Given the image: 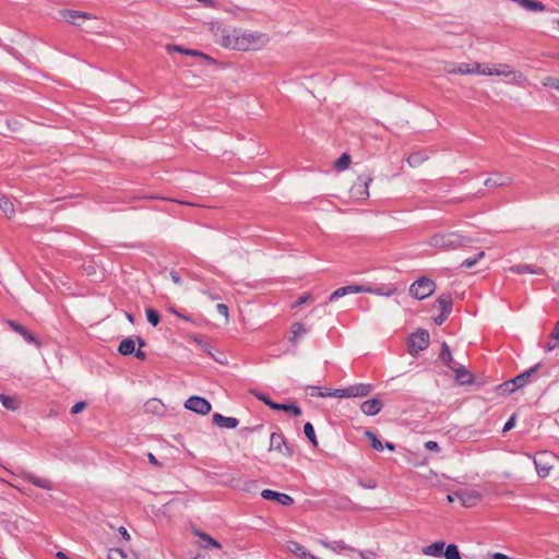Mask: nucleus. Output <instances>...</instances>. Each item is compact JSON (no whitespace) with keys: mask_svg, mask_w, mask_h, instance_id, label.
<instances>
[{"mask_svg":"<svg viewBox=\"0 0 559 559\" xmlns=\"http://www.w3.org/2000/svg\"><path fill=\"white\" fill-rule=\"evenodd\" d=\"M453 298L451 294H441L435 305L433 308L438 309L440 312L444 314H450L452 311Z\"/></svg>","mask_w":559,"mask_h":559,"instance_id":"nucleus-18","label":"nucleus"},{"mask_svg":"<svg viewBox=\"0 0 559 559\" xmlns=\"http://www.w3.org/2000/svg\"><path fill=\"white\" fill-rule=\"evenodd\" d=\"M128 555L120 548H112L108 551L107 559H127Z\"/></svg>","mask_w":559,"mask_h":559,"instance_id":"nucleus-43","label":"nucleus"},{"mask_svg":"<svg viewBox=\"0 0 559 559\" xmlns=\"http://www.w3.org/2000/svg\"><path fill=\"white\" fill-rule=\"evenodd\" d=\"M365 436L369 439L370 443H371V447L376 450V451H382L384 445L383 443L378 439V437L376 436V433H373L371 430H366L365 431Z\"/></svg>","mask_w":559,"mask_h":559,"instance_id":"nucleus-34","label":"nucleus"},{"mask_svg":"<svg viewBox=\"0 0 559 559\" xmlns=\"http://www.w3.org/2000/svg\"><path fill=\"white\" fill-rule=\"evenodd\" d=\"M320 544L324 547V548H328L330 550H332L333 552H336V554H341L343 551H346L347 552V557L350 555V552H355V549L352 548L350 546L346 545L344 542H325V540H320Z\"/></svg>","mask_w":559,"mask_h":559,"instance_id":"nucleus-23","label":"nucleus"},{"mask_svg":"<svg viewBox=\"0 0 559 559\" xmlns=\"http://www.w3.org/2000/svg\"><path fill=\"white\" fill-rule=\"evenodd\" d=\"M312 300V296L310 294H306L301 297H299L296 302L293 305V307H299L308 301Z\"/></svg>","mask_w":559,"mask_h":559,"instance_id":"nucleus-49","label":"nucleus"},{"mask_svg":"<svg viewBox=\"0 0 559 559\" xmlns=\"http://www.w3.org/2000/svg\"><path fill=\"white\" fill-rule=\"evenodd\" d=\"M8 324H9V326H10L12 330H14L15 332H17V333H20V334H22V332H23V331H24V329H25L24 326H22V325L17 324V323H16V322H14V321H11V320L8 322Z\"/></svg>","mask_w":559,"mask_h":559,"instance_id":"nucleus-52","label":"nucleus"},{"mask_svg":"<svg viewBox=\"0 0 559 559\" xmlns=\"http://www.w3.org/2000/svg\"><path fill=\"white\" fill-rule=\"evenodd\" d=\"M526 11L536 12L544 11L546 8L543 2L537 0H526L524 3V8Z\"/></svg>","mask_w":559,"mask_h":559,"instance_id":"nucleus-35","label":"nucleus"},{"mask_svg":"<svg viewBox=\"0 0 559 559\" xmlns=\"http://www.w3.org/2000/svg\"><path fill=\"white\" fill-rule=\"evenodd\" d=\"M540 369V365H535L519 376L506 380L502 384H524L528 381H544L542 377L537 376Z\"/></svg>","mask_w":559,"mask_h":559,"instance_id":"nucleus-13","label":"nucleus"},{"mask_svg":"<svg viewBox=\"0 0 559 559\" xmlns=\"http://www.w3.org/2000/svg\"><path fill=\"white\" fill-rule=\"evenodd\" d=\"M269 451H277L283 456L290 459L293 456V448L286 442L282 433L273 432L270 437Z\"/></svg>","mask_w":559,"mask_h":559,"instance_id":"nucleus-12","label":"nucleus"},{"mask_svg":"<svg viewBox=\"0 0 559 559\" xmlns=\"http://www.w3.org/2000/svg\"><path fill=\"white\" fill-rule=\"evenodd\" d=\"M261 497L265 500L277 501L282 506H292L294 503V499L290 496L271 489L262 490Z\"/></svg>","mask_w":559,"mask_h":559,"instance_id":"nucleus-16","label":"nucleus"},{"mask_svg":"<svg viewBox=\"0 0 559 559\" xmlns=\"http://www.w3.org/2000/svg\"><path fill=\"white\" fill-rule=\"evenodd\" d=\"M425 448L429 451H438L439 450V445L436 441H427L425 443Z\"/></svg>","mask_w":559,"mask_h":559,"instance_id":"nucleus-54","label":"nucleus"},{"mask_svg":"<svg viewBox=\"0 0 559 559\" xmlns=\"http://www.w3.org/2000/svg\"><path fill=\"white\" fill-rule=\"evenodd\" d=\"M170 277L175 284L179 285L181 283V277L176 271L170 272Z\"/></svg>","mask_w":559,"mask_h":559,"instance_id":"nucleus-57","label":"nucleus"},{"mask_svg":"<svg viewBox=\"0 0 559 559\" xmlns=\"http://www.w3.org/2000/svg\"><path fill=\"white\" fill-rule=\"evenodd\" d=\"M167 51L168 52H171V51H178V52H181L183 53L185 51V48L180 47V46H175V45H167Z\"/></svg>","mask_w":559,"mask_h":559,"instance_id":"nucleus-56","label":"nucleus"},{"mask_svg":"<svg viewBox=\"0 0 559 559\" xmlns=\"http://www.w3.org/2000/svg\"><path fill=\"white\" fill-rule=\"evenodd\" d=\"M212 421L214 425H217L223 428L234 429L238 426L239 420L235 417H225L222 414L215 413L212 417Z\"/></svg>","mask_w":559,"mask_h":559,"instance_id":"nucleus-20","label":"nucleus"},{"mask_svg":"<svg viewBox=\"0 0 559 559\" xmlns=\"http://www.w3.org/2000/svg\"><path fill=\"white\" fill-rule=\"evenodd\" d=\"M373 178L370 175L359 176L349 189V194L355 200H367L369 198V185Z\"/></svg>","mask_w":559,"mask_h":559,"instance_id":"nucleus-9","label":"nucleus"},{"mask_svg":"<svg viewBox=\"0 0 559 559\" xmlns=\"http://www.w3.org/2000/svg\"><path fill=\"white\" fill-rule=\"evenodd\" d=\"M450 314H444L443 312H440L435 319V323L437 325H441L449 317Z\"/></svg>","mask_w":559,"mask_h":559,"instance_id":"nucleus-53","label":"nucleus"},{"mask_svg":"<svg viewBox=\"0 0 559 559\" xmlns=\"http://www.w3.org/2000/svg\"><path fill=\"white\" fill-rule=\"evenodd\" d=\"M473 239L462 236L455 231L438 233L432 235L428 245L440 250H453L471 243Z\"/></svg>","mask_w":559,"mask_h":559,"instance_id":"nucleus-2","label":"nucleus"},{"mask_svg":"<svg viewBox=\"0 0 559 559\" xmlns=\"http://www.w3.org/2000/svg\"><path fill=\"white\" fill-rule=\"evenodd\" d=\"M469 63L461 62L459 64H448L445 66V72L448 74H460V75H469Z\"/></svg>","mask_w":559,"mask_h":559,"instance_id":"nucleus-29","label":"nucleus"},{"mask_svg":"<svg viewBox=\"0 0 559 559\" xmlns=\"http://www.w3.org/2000/svg\"><path fill=\"white\" fill-rule=\"evenodd\" d=\"M147 459H148L150 463H152L153 465H156V466L162 465L160 462H158L157 459L152 453L147 454Z\"/></svg>","mask_w":559,"mask_h":559,"instance_id":"nucleus-59","label":"nucleus"},{"mask_svg":"<svg viewBox=\"0 0 559 559\" xmlns=\"http://www.w3.org/2000/svg\"><path fill=\"white\" fill-rule=\"evenodd\" d=\"M352 162L350 155L348 153H343L340 158L334 162V168L338 171L345 170L349 167Z\"/></svg>","mask_w":559,"mask_h":559,"instance_id":"nucleus-32","label":"nucleus"},{"mask_svg":"<svg viewBox=\"0 0 559 559\" xmlns=\"http://www.w3.org/2000/svg\"><path fill=\"white\" fill-rule=\"evenodd\" d=\"M134 349L135 341L130 337L122 340L118 347V352L124 356L133 354Z\"/></svg>","mask_w":559,"mask_h":559,"instance_id":"nucleus-31","label":"nucleus"},{"mask_svg":"<svg viewBox=\"0 0 559 559\" xmlns=\"http://www.w3.org/2000/svg\"><path fill=\"white\" fill-rule=\"evenodd\" d=\"M383 407V403L379 399H370L361 403L360 409L367 416L377 415Z\"/></svg>","mask_w":559,"mask_h":559,"instance_id":"nucleus-17","label":"nucleus"},{"mask_svg":"<svg viewBox=\"0 0 559 559\" xmlns=\"http://www.w3.org/2000/svg\"><path fill=\"white\" fill-rule=\"evenodd\" d=\"M198 536L203 542H205V544L203 545L204 548H210V547L221 548V544L217 540H215L213 537H211L209 534H206V533H198Z\"/></svg>","mask_w":559,"mask_h":559,"instance_id":"nucleus-36","label":"nucleus"},{"mask_svg":"<svg viewBox=\"0 0 559 559\" xmlns=\"http://www.w3.org/2000/svg\"><path fill=\"white\" fill-rule=\"evenodd\" d=\"M62 16L67 22L71 23L73 25H78V26L82 25V23H79V20H91L92 19V15L86 12L71 11V10L63 11Z\"/></svg>","mask_w":559,"mask_h":559,"instance_id":"nucleus-21","label":"nucleus"},{"mask_svg":"<svg viewBox=\"0 0 559 559\" xmlns=\"http://www.w3.org/2000/svg\"><path fill=\"white\" fill-rule=\"evenodd\" d=\"M436 284L428 277H420L409 286V294L416 299H425L435 293Z\"/></svg>","mask_w":559,"mask_h":559,"instance_id":"nucleus-7","label":"nucleus"},{"mask_svg":"<svg viewBox=\"0 0 559 559\" xmlns=\"http://www.w3.org/2000/svg\"><path fill=\"white\" fill-rule=\"evenodd\" d=\"M515 417H516V415L513 414L510 417V419L504 424L503 429H502L503 432L511 430L515 426Z\"/></svg>","mask_w":559,"mask_h":559,"instance_id":"nucleus-51","label":"nucleus"},{"mask_svg":"<svg viewBox=\"0 0 559 559\" xmlns=\"http://www.w3.org/2000/svg\"><path fill=\"white\" fill-rule=\"evenodd\" d=\"M0 402L9 411H16L21 405V401L16 396L3 393L0 394Z\"/></svg>","mask_w":559,"mask_h":559,"instance_id":"nucleus-28","label":"nucleus"},{"mask_svg":"<svg viewBox=\"0 0 559 559\" xmlns=\"http://www.w3.org/2000/svg\"><path fill=\"white\" fill-rule=\"evenodd\" d=\"M169 310H170L173 313H175L176 316L180 317L181 319H183V320H186V321H190V318H189V317H186V316H182V314L178 313V312L176 311V309L170 308Z\"/></svg>","mask_w":559,"mask_h":559,"instance_id":"nucleus-61","label":"nucleus"},{"mask_svg":"<svg viewBox=\"0 0 559 559\" xmlns=\"http://www.w3.org/2000/svg\"><path fill=\"white\" fill-rule=\"evenodd\" d=\"M358 293H374L377 295L390 297L395 294V288L384 289L381 287V288H377V289L372 290V289L361 286V285H349V286L340 287L336 290H334L330 296V301H333L335 299H338V298L344 297L349 294H358Z\"/></svg>","mask_w":559,"mask_h":559,"instance_id":"nucleus-6","label":"nucleus"},{"mask_svg":"<svg viewBox=\"0 0 559 559\" xmlns=\"http://www.w3.org/2000/svg\"><path fill=\"white\" fill-rule=\"evenodd\" d=\"M492 75L511 78L510 83L521 87H524L528 82L524 73L513 69L507 63L490 66V76Z\"/></svg>","mask_w":559,"mask_h":559,"instance_id":"nucleus-5","label":"nucleus"},{"mask_svg":"<svg viewBox=\"0 0 559 559\" xmlns=\"http://www.w3.org/2000/svg\"><path fill=\"white\" fill-rule=\"evenodd\" d=\"M185 407L200 415H206L212 409L210 402L201 396L189 397L185 403Z\"/></svg>","mask_w":559,"mask_h":559,"instance_id":"nucleus-14","label":"nucleus"},{"mask_svg":"<svg viewBox=\"0 0 559 559\" xmlns=\"http://www.w3.org/2000/svg\"><path fill=\"white\" fill-rule=\"evenodd\" d=\"M290 330H292L293 336L289 338V341L292 343H296L298 336L304 334V333H306L305 326L301 323H299V322L293 323Z\"/></svg>","mask_w":559,"mask_h":559,"instance_id":"nucleus-37","label":"nucleus"},{"mask_svg":"<svg viewBox=\"0 0 559 559\" xmlns=\"http://www.w3.org/2000/svg\"><path fill=\"white\" fill-rule=\"evenodd\" d=\"M85 407H86V402H84V401L78 402L72 406L71 414L76 415V414L83 412L85 409Z\"/></svg>","mask_w":559,"mask_h":559,"instance_id":"nucleus-47","label":"nucleus"},{"mask_svg":"<svg viewBox=\"0 0 559 559\" xmlns=\"http://www.w3.org/2000/svg\"><path fill=\"white\" fill-rule=\"evenodd\" d=\"M119 532L126 539H130V535L128 534L127 530L124 527H120Z\"/></svg>","mask_w":559,"mask_h":559,"instance_id":"nucleus-63","label":"nucleus"},{"mask_svg":"<svg viewBox=\"0 0 559 559\" xmlns=\"http://www.w3.org/2000/svg\"><path fill=\"white\" fill-rule=\"evenodd\" d=\"M551 338L555 340L554 344H547V350H552L559 346V321L556 323L555 329L551 333Z\"/></svg>","mask_w":559,"mask_h":559,"instance_id":"nucleus-42","label":"nucleus"},{"mask_svg":"<svg viewBox=\"0 0 559 559\" xmlns=\"http://www.w3.org/2000/svg\"><path fill=\"white\" fill-rule=\"evenodd\" d=\"M348 558L349 559H372L370 556H367L362 551H359V550H356V549H355V552H350Z\"/></svg>","mask_w":559,"mask_h":559,"instance_id":"nucleus-50","label":"nucleus"},{"mask_svg":"<svg viewBox=\"0 0 559 559\" xmlns=\"http://www.w3.org/2000/svg\"><path fill=\"white\" fill-rule=\"evenodd\" d=\"M260 401H263L270 408L274 411H283L286 412L295 417L301 415V409L298 405L294 403L283 404V403H275L272 400H270L265 394L259 393L257 391H251Z\"/></svg>","mask_w":559,"mask_h":559,"instance_id":"nucleus-10","label":"nucleus"},{"mask_svg":"<svg viewBox=\"0 0 559 559\" xmlns=\"http://www.w3.org/2000/svg\"><path fill=\"white\" fill-rule=\"evenodd\" d=\"M183 53L190 55V56H200V57H203V58L207 59V56H205L202 52H198L197 50L185 49Z\"/></svg>","mask_w":559,"mask_h":559,"instance_id":"nucleus-58","label":"nucleus"},{"mask_svg":"<svg viewBox=\"0 0 559 559\" xmlns=\"http://www.w3.org/2000/svg\"><path fill=\"white\" fill-rule=\"evenodd\" d=\"M508 270L514 274H526V273L527 274H537V275L545 274L544 269L535 267L534 265H531V264H516V265L510 266Z\"/></svg>","mask_w":559,"mask_h":559,"instance_id":"nucleus-22","label":"nucleus"},{"mask_svg":"<svg viewBox=\"0 0 559 559\" xmlns=\"http://www.w3.org/2000/svg\"><path fill=\"white\" fill-rule=\"evenodd\" d=\"M0 210L10 219L15 216L14 204L7 195L0 197Z\"/></svg>","mask_w":559,"mask_h":559,"instance_id":"nucleus-27","label":"nucleus"},{"mask_svg":"<svg viewBox=\"0 0 559 559\" xmlns=\"http://www.w3.org/2000/svg\"><path fill=\"white\" fill-rule=\"evenodd\" d=\"M545 87H550L559 91V79L554 76H547L542 81Z\"/></svg>","mask_w":559,"mask_h":559,"instance_id":"nucleus-44","label":"nucleus"},{"mask_svg":"<svg viewBox=\"0 0 559 559\" xmlns=\"http://www.w3.org/2000/svg\"><path fill=\"white\" fill-rule=\"evenodd\" d=\"M215 37L223 47L240 51L261 50L270 41L266 33L237 27L217 28Z\"/></svg>","mask_w":559,"mask_h":559,"instance_id":"nucleus-1","label":"nucleus"},{"mask_svg":"<svg viewBox=\"0 0 559 559\" xmlns=\"http://www.w3.org/2000/svg\"><path fill=\"white\" fill-rule=\"evenodd\" d=\"M287 549L298 556L300 559H319L306 550L299 543L289 540L287 543Z\"/></svg>","mask_w":559,"mask_h":559,"instance_id":"nucleus-25","label":"nucleus"},{"mask_svg":"<svg viewBox=\"0 0 559 559\" xmlns=\"http://www.w3.org/2000/svg\"><path fill=\"white\" fill-rule=\"evenodd\" d=\"M310 396L314 397H338L365 396L369 394L370 386H346L343 389H331L330 386H310Z\"/></svg>","mask_w":559,"mask_h":559,"instance_id":"nucleus-3","label":"nucleus"},{"mask_svg":"<svg viewBox=\"0 0 559 559\" xmlns=\"http://www.w3.org/2000/svg\"><path fill=\"white\" fill-rule=\"evenodd\" d=\"M21 335L24 337V340L27 343H34L35 345L40 346V343L36 340V337L28 330L24 329V331L22 332Z\"/></svg>","mask_w":559,"mask_h":559,"instance_id":"nucleus-46","label":"nucleus"},{"mask_svg":"<svg viewBox=\"0 0 559 559\" xmlns=\"http://www.w3.org/2000/svg\"><path fill=\"white\" fill-rule=\"evenodd\" d=\"M443 557L445 559H462L459 548L454 544H450L445 547V549L443 551Z\"/></svg>","mask_w":559,"mask_h":559,"instance_id":"nucleus-33","label":"nucleus"},{"mask_svg":"<svg viewBox=\"0 0 559 559\" xmlns=\"http://www.w3.org/2000/svg\"><path fill=\"white\" fill-rule=\"evenodd\" d=\"M134 356L141 360L145 359V353L142 352L140 348L139 349H134Z\"/></svg>","mask_w":559,"mask_h":559,"instance_id":"nucleus-60","label":"nucleus"},{"mask_svg":"<svg viewBox=\"0 0 559 559\" xmlns=\"http://www.w3.org/2000/svg\"><path fill=\"white\" fill-rule=\"evenodd\" d=\"M56 556L59 559H69L62 551H58Z\"/></svg>","mask_w":559,"mask_h":559,"instance_id":"nucleus-64","label":"nucleus"},{"mask_svg":"<svg viewBox=\"0 0 559 559\" xmlns=\"http://www.w3.org/2000/svg\"><path fill=\"white\" fill-rule=\"evenodd\" d=\"M426 159L427 157L420 155L419 153H413L406 158V162L411 167H415L425 162Z\"/></svg>","mask_w":559,"mask_h":559,"instance_id":"nucleus-41","label":"nucleus"},{"mask_svg":"<svg viewBox=\"0 0 559 559\" xmlns=\"http://www.w3.org/2000/svg\"><path fill=\"white\" fill-rule=\"evenodd\" d=\"M146 411L153 413H160L164 409V405L159 400H151L145 404Z\"/></svg>","mask_w":559,"mask_h":559,"instance_id":"nucleus-40","label":"nucleus"},{"mask_svg":"<svg viewBox=\"0 0 559 559\" xmlns=\"http://www.w3.org/2000/svg\"><path fill=\"white\" fill-rule=\"evenodd\" d=\"M22 475H23L24 479H26L27 481L32 483L33 485H35L39 488L47 489V490L52 489V484L47 478L37 477L33 473L26 472V471H23Z\"/></svg>","mask_w":559,"mask_h":559,"instance_id":"nucleus-19","label":"nucleus"},{"mask_svg":"<svg viewBox=\"0 0 559 559\" xmlns=\"http://www.w3.org/2000/svg\"><path fill=\"white\" fill-rule=\"evenodd\" d=\"M217 311L225 318V322L229 321L228 307L225 304H218L216 306Z\"/></svg>","mask_w":559,"mask_h":559,"instance_id":"nucleus-48","label":"nucleus"},{"mask_svg":"<svg viewBox=\"0 0 559 559\" xmlns=\"http://www.w3.org/2000/svg\"><path fill=\"white\" fill-rule=\"evenodd\" d=\"M485 257V252L484 251H479L478 254L476 255V258H473V259H466L462 262V266L465 267V269H471L473 267L478 260L483 259Z\"/></svg>","mask_w":559,"mask_h":559,"instance_id":"nucleus-45","label":"nucleus"},{"mask_svg":"<svg viewBox=\"0 0 559 559\" xmlns=\"http://www.w3.org/2000/svg\"><path fill=\"white\" fill-rule=\"evenodd\" d=\"M145 313H146V319L147 321L153 325V326H156L159 321H160V317L158 314V312L153 309V308H147L145 310Z\"/></svg>","mask_w":559,"mask_h":559,"instance_id":"nucleus-39","label":"nucleus"},{"mask_svg":"<svg viewBox=\"0 0 559 559\" xmlns=\"http://www.w3.org/2000/svg\"><path fill=\"white\" fill-rule=\"evenodd\" d=\"M440 359L453 371L457 384H473L474 382L476 384H483L485 382L484 379L478 380L465 366L455 361L452 354L445 355V357Z\"/></svg>","mask_w":559,"mask_h":559,"instance_id":"nucleus-4","label":"nucleus"},{"mask_svg":"<svg viewBox=\"0 0 559 559\" xmlns=\"http://www.w3.org/2000/svg\"><path fill=\"white\" fill-rule=\"evenodd\" d=\"M455 497L463 507L471 508L480 500V493L475 490H464L455 492Z\"/></svg>","mask_w":559,"mask_h":559,"instance_id":"nucleus-15","label":"nucleus"},{"mask_svg":"<svg viewBox=\"0 0 559 559\" xmlns=\"http://www.w3.org/2000/svg\"><path fill=\"white\" fill-rule=\"evenodd\" d=\"M429 333L426 330H418L413 333L408 338V349L412 356H417V354L424 349H426L429 345Z\"/></svg>","mask_w":559,"mask_h":559,"instance_id":"nucleus-8","label":"nucleus"},{"mask_svg":"<svg viewBox=\"0 0 559 559\" xmlns=\"http://www.w3.org/2000/svg\"><path fill=\"white\" fill-rule=\"evenodd\" d=\"M304 432H305L306 437L310 440L312 445L317 447L318 445V441H317V438H316L314 428H313V426L310 423L305 424Z\"/></svg>","mask_w":559,"mask_h":559,"instance_id":"nucleus-38","label":"nucleus"},{"mask_svg":"<svg viewBox=\"0 0 559 559\" xmlns=\"http://www.w3.org/2000/svg\"><path fill=\"white\" fill-rule=\"evenodd\" d=\"M450 354H451V352H450V347L448 346V344L442 343L440 358L445 357V355H450Z\"/></svg>","mask_w":559,"mask_h":559,"instance_id":"nucleus-55","label":"nucleus"},{"mask_svg":"<svg viewBox=\"0 0 559 559\" xmlns=\"http://www.w3.org/2000/svg\"><path fill=\"white\" fill-rule=\"evenodd\" d=\"M512 183V178L509 176H503L496 174L492 177H489L485 180L484 185L489 188L495 187H504Z\"/></svg>","mask_w":559,"mask_h":559,"instance_id":"nucleus-26","label":"nucleus"},{"mask_svg":"<svg viewBox=\"0 0 559 559\" xmlns=\"http://www.w3.org/2000/svg\"><path fill=\"white\" fill-rule=\"evenodd\" d=\"M202 293H203V295L207 296L212 300L217 299V297L215 295H213L210 290H203Z\"/></svg>","mask_w":559,"mask_h":559,"instance_id":"nucleus-62","label":"nucleus"},{"mask_svg":"<svg viewBox=\"0 0 559 559\" xmlns=\"http://www.w3.org/2000/svg\"><path fill=\"white\" fill-rule=\"evenodd\" d=\"M556 456L551 452L543 451L539 452L534 457V464L537 471V474L540 477H546L550 469L552 468V462L555 461Z\"/></svg>","mask_w":559,"mask_h":559,"instance_id":"nucleus-11","label":"nucleus"},{"mask_svg":"<svg viewBox=\"0 0 559 559\" xmlns=\"http://www.w3.org/2000/svg\"><path fill=\"white\" fill-rule=\"evenodd\" d=\"M445 543L438 540L423 548V554L429 557L440 558L443 557Z\"/></svg>","mask_w":559,"mask_h":559,"instance_id":"nucleus-24","label":"nucleus"},{"mask_svg":"<svg viewBox=\"0 0 559 559\" xmlns=\"http://www.w3.org/2000/svg\"><path fill=\"white\" fill-rule=\"evenodd\" d=\"M469 75H486L490 76V66L483 64L477 61L469 62Z\"/></svg>","mask_w":559,"mask_h":559,"instance_id":"nucleus-30","label":"nucleus"}]
</instances>
